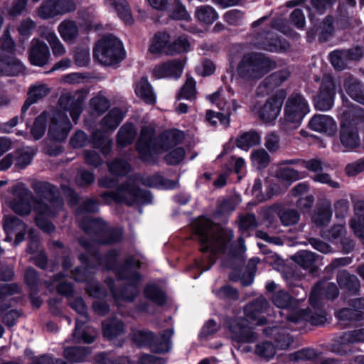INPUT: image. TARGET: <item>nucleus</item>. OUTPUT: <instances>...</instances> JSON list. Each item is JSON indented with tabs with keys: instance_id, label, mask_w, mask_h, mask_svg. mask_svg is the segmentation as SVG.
<instances>
[{
	"instance_id": "48",
	"label": "nucleus",
	"mask_w": 364,
	"mask_h": 364,
	"mask_svg": "<svg viewBox=\"0 0 364 364\" xmlns=\"http://www.w3.org/2000/svg\"><path fill=\"white\" fill-rule=\"evenodd\" d=\"M58 31L66 42H73L78 35V28L75 21L70 20L63 21L58 26Z\"/></svg>"
},
{
	"instance_id": "7",
	"label": "nucleus",
	"mask_w": 364,
	"mask_h": 364,
	"mask_svg": "<svg viewBox=\"0 0 364 364\" xmlns=\"http://www.w3.org/2000/svg\"><path fill=\"white\" fill-rule=\"evenodd\" d=\"M124 55L121 41L112 35L99 41L93 50L94 58L105 65L119 63L124 59Z\"/></svg>"
},
{
	"instance_id": "4",
	"label": "nucleus",
	"mask_w": 364,
	"mask_h": 364,
	"mask_svg": "<svg viewBox=\"0 0 364 364\" xmlns=\"http://www.w3.org/2000/svg\"><path fill=\"white\" fill-rule=\"evenodd\" d=\"M155 129L151 126L141 127L136 149L143 161L150 160L154 154L165 151L182 142L184 134L177 129L163 132L155 138Z\"/></svg>"
},
{
	"instance_id": "19",
	"label": "nucleus",
	"mask_w": 364,
	"mask_h": 364,
	"mask_svg": "<svg viewBox=\"0 0 364 364\" xmlns=\"http://www.w3.org/2000/svg\"><path fill=\"white\" fill-rule=\"evenodd\" d=\"M83 102L84 97L79 92L63 94L58 100V103L60 107L64 110L69 112L75 124H77L83 110Z\"/></svg>"
},
{
	"instance_id": "6",
	"label": "nucleus",
	"mask_w": 364,
	"mask_h": 364,
	"mask_svg": "<svg viewBox=\"0 0 364 364\" xmlns=\"http://www.w3.org/2000/svg\"><path fill=\"white\" fill-rule=\"evenodd\" d=\"M309 111V103L302 95L291 94L284 105V116L279 120V127L285 132L297 128Z\"/></svg>"
},
{
	"instance_id": "43",
	"label": "nucleus",
	"mask_w": 364,
	"mask_h": 364,
	"mask_svg": "<svg viewBox=\"0 0 364 364\" xmlns=\"http://www.w3.org/2000/svg\"><path fill=\"white\" fill-rule=\"evenodd\" d=\"M90 353V349L87 347H68L64 350V356L70 362L81 363L87 360Z\"/></svg>"
},
{
	"instance_id": "16",
	"label": "nucleus",
	"mask_w": 364,
	"mask_h": 364,
	"mask_svg": "<svg viewBox=\"0 0 364 364\" xmlns=\"http://www.w3.org/2000/svg\"><path fill=\"white\" fill-rule=\"evenodd\" d=\"M88 264L87 267H76L72 271L73 277L76 282L87 283L86 291L90 296L101 298L105 295V292L97 282L93 281L94 272Z\"/></svg>"
},
{
	"instance_id": "50",
	"label": "nucleus",
	"mask_w": 364,
	"mask_h": 364,
	"mask_svg": "<svg viewBox=\"0 0 364 364\" xmlns=\"http://www.w3.org/2000/svg\"><path fill=\"white\" fill-rule=\"evenodd\" d=\"M336 18L337 25L341 28L354 27L360 24L358 20L350 17L348 12L343 5L338 6Z\"/></svg>"
},
{
	"instance_id": "3",
	"label": "nucleus",
	"mask_w": 364,
	"mask_h": 364,
	"mask_svg": "<svg viewBox=\"0 0 364 364\" xmlns=\"http://www.w3.org/2000/svg\"><path fill=\"white\" fill-rule=\"evenodd\" d=\"M139 184L150 188L173 189L177 187L178 183L165 178L159 173L151 176L135 173L121 183L115 191L102 193L101 197L107 203L114 200L129 206L151 203L153 197L151 193L140 188Z\"/></svg>"
},
{
	"instance_id": "37",
	"label": "nucleus",
	"mask_w": 364,
	"mask_h": 364,
	"mask_svg": "<svg viewBox=\"0 0 364 364\" xmlns=\"http://www.w3.org/2000/svg\"><path fill=\"white\" fill-rule=\"evenodd\" d=\"M107 6H112L117 11L119 17L128 25L134 22L131 9L126 0H105Z\"/></svg>"
},
{
	"instance_id": "60",
	"label": "nucleus",
	"mask_w": 364,
	"mask_h": 364,
	"mask_svg": "<svg viewBox=\"0 0 364 364\" xmlns=\"http://www.w3.org/2000/svg\"><path fill=\"white\" fill-rule=\"evenodd\" d=\"M189 46L190 43L188 39L184 36H181L177 38L172 43L168 44L166 50V54L172 55L177 53L186 52L188 51Z\"/></svg>"
},
{
	"instance_id": "49",
	"label": "nucleus",
	"mask_w": 364,
	"mask_h": 364,
	"mask_svg": "<svg viewBox=\"0 0 364 364\" xmlns=\"http://www.w3.org/2000/svg\"><path fill=\"white\" fill-rule=\"evenodd\" d=\"M109 172L115 176H124L132 171V166L129 163L122 159L117 158L107 164Z\"/></svg>"
},
{
	"instance_id": "10",
	"label": "nucleus",
	"mask_w": 364,
	"mask_h": 364,
	"mask_svg": "<svg viewBox=\"0 0 364 364\" xmlns=\"http://www.w3.org/2000/svg\"><path fill=\"white\" fill-rule=\"evenodd\" d=\"M36 196H32L33 211L35 223L43 231H46V182L33 180L31 183Z\"/></svg>"
},
{
	"instance_id": "57",
	"label": "nucleus",
	"mask_w": 364,
	"mask_h": 364,
	"mask_svg": "<svg viewBox=\"0 0 364 364\" xmlns=\"http://www.w3.org/2000/svg\"><path fill=\"white\" fill-rule=\"evenodd\" d=\"M26 225L18 218L14 215H6L3 219V228L7 235L14 234L20 230H23Z\"/></svg>"
},
{
	"instance_id": "29",
	"label": "nucleus",
	"mask_w": 364,
	"mask_h": 364,
	"mask_svg": "<svg viewBox=\"0 0 364 364\" xmlns=\"http://www.w3.org/2000/svg\"><path fill=\"white\" fill-rule=\"evenodd\" d=\"M63 206V200L59 191L47 183V217L57 215Z\"/></svg>"
},
{
	"instance_id": "36",
	"label": "nucleus",
	"mask_w": 364,
	"mask_h": 364,
	"mask_svg": "<svg viewBox=\"0 0 364 364\" xmlns=\"http://www.w3.org/2000/svg\"><path fill=\"white\" fill-rule=\"evenodd\" d=\"M102 331L105 337L112 340L124 332V325L119 319L112 318L102 323Z\"/></svg>"
},
{
	"instance_id": "38",
	"label": "nucleus",
	"mask_w": 364,
	"mask_h": 364,
	"mask_svg": "<svg viewBox=\"0 0 364 364\" xmlns=\"http://www.w3.org/2000/svg\"><path fill=\"white\" fill-rule=\"evenodd\" d=\"M136 134V129L132 123L124 124L118 131L117 136V146L123 148L131 144Z\"/></svg>"
},
{
	"instance_id": "5",
	"label": "nucleus",
	"mask_w": 364,
	"mask_h": 364,
	"mask_svg": "<svg viewBox=\"0 0 364 364\" xmlns=\"http://www.w3.org/2000/svg\"><path fill=\"white\" fill-rule=\"evenodd\" d=\"M276 68V63L262 53L251 52L242 55L236 71L247 82L257 81Z\"/></svg>"
},
{
	"instance_id": "45",
	"label": "nucleus",
	"mask_w": 364,
	"mask_h": 364,
	"mask_svg": "<svg viewBox=\"0 0 364 364\" xmlns=\"http://www.w3.org/2000/svg\"><path fill=\"white\" fill-rule=\"evenodd\" d=\"M290 75L291 72L289 69L274 72L266 77L261 82L260 86L267 87L269 90H272L276 87L280 86L283 82L289 79Z\"/></svg>"
},
{
	"instance_id": "61",
	"label": "nucleus",
	"mask_w": 364,
	"mask_h": 364,
	"mask_svg": "<svg viewBox=\"0 0 364 364\" xmlns=\"http://www.w3.org/2000/svg\"><path fill=\"white\" fill-rule=\"evenodd\" d=\"M98 211L99 203L93 198H88L85 200L76 210L77 220L80 223L81 220L85 217L82 215L83 213H97Z\"/></svg>"
},
{
	"instance_id": "28",
	"label": "nucleus",
	"mask_w": 364,
	"mask_h": 364,
	"mask_svg": "<svg viewBox=\"0 0 364 364\" xmlns=\"http://www.w3.org/2000/svg\"><path fill=\"white\" fill-rule=\"evenodd\" d=\"M23 64L13 55H0V75H18L25 73Z\"/></svg>"
},
{
	"instance_id": "52",
	"label": "nucleus",
	"mask_w": 364,
	"mask_h": 364,
	"mask_svg": "<svg viewBox=\"0 0 364 364\" xmlns=\"http://www.w3.org/2000/svg\"><path fill=\"white\" fill-rule=\"evenodd\" d=\"M332 210L329 203L319 208L313 215L312 221L316 226H326L331 219Z\"/></svg>"
},
{
	"instance_id": "63",
	"label": "nucleus",
	"mask_w": 364,
	"mask_h": 364,
	"mask_svg": "<svg viewBox=\"0 0 364 364\" xmlns=\"http://www.w3.org/2000/svg\"><path fill=\"white\" fill-rule=\"evenodd\" d=\"M330 60L333 68L338 70L346 69L349 61L344 50H335L331 53Z\"/></svg>"
},
{
	"instance_id": "32",
	"label": "nucleus",
	"mask_w": 364,
	"mask_h": 364,
	"mask_svg": "<svg viewBox=\"0 0 364 364\" xmlns=\"http://www.w3.org/2000/svg\"><path fill=\"white\" fill-rule=\"evenodd\" d=\"M75 9V3L71 0H48L47 18L71 12Z\"/></svg>"
},
{
	"instance_id": "25",
	"label": "nucleus",
	"mask_w": 364,
	"mask_h": 364,
	"mask_svg": "<svg viewBox=\"0 0 364 364\" xmlns=\"http://www.w3.org/2000/svg\"><path fill=\"white\" fill-rule=\"evenodd\" d=\"M355 216L349 221L354 234L364 244V200H358L353 204Z\"/></svg>"
},
{
	"instance_id": "35",
	"label": "nucleus",
	"mask_w": 364,
	"mask_h": 364,
	"mask_svg": "<svg viewBox=\"0 0 364 364\" xmlns=\"http://www.w3.org/2000/svg\"><path fill=\"white\" fill-rule=\"evenodd\" d=\"M277 215L281 224L287 228L298 225L301 220L299 211L291 208L281 207L278 209Z\"/></svg>"
},
{
	"instance_id": "31",
	"label": "nucleus",
	"mask_w": 364,
	"mask_h": 364,
	"mask_svg": "<svg viewBox=\"0 0 364 364\" xmlns=\"http://www.w3.org/2000/svg\"><path fill=\"white\" fill-rule=\"evenodd\" d=\"M343 87L348 95L355 101L364 105V85L353 76L345 78Z\"/></svg>"
},
{
	"instance_id": "44",
	"label": "nucleus",
	"mask_w": 364,
	"mask_h": 364,
	"mask_svg": "<svg viewBox=\"0 0 364 364\" xmlns=\"http://www.w3.org/2000/svg\"><path fill=\"white\" fill-rule=\"evenodd\" d=\"M195 16L200 23L210 25L218 18V14L213 7L205 5L196 9Z\"/></svg>"
},
{
	"instance_id": "53",
	"label": "nucleus",
	"mask_w": 364,
	"mask_h": 364,
	"mask_svg": "<svg viewBox=\"0 0 364 364\" xmlns=\"http://www.w3.org/2000/svg\"><path fill=\"white\" fill-rule=\"evenodd\" d=\"M272 299L274 305L280 309L294 308L296 306V299L283 290L277 291Z\"/></svg>"
},
{
	"instance_id": "33",
	"label": "nucleus",
	"mask_w": 364,
	"mask_h": 364,
	"mask_svg": "<svg viewBox=\"0 0 364 364\" xmlns=\"http://www.w3.org/2000/svg\"><path fill=\"white\" fill-rule=\"evenodd\" d=\"M337 282L341 289L350 294H355L360 289V281L358 278L349 274L347 271H340L337 274Z\"/></svg>"
},
{
	"instance_id": "56",
	"label": "nucleus",
	"mask_w": 364,
	"mask_h": 364,
	"mask_svg": "<svg viewBox=\"0 0 364 364\" xmlns=\"http://www.w3.org/2000/svg\"><path fill=\"white\" fill-rule=\"evenodd\" d=\"M250 157L253 166L258 169L265 168L268 166L271 161L269 154L264 149L253 150Z\"/></svg>"
},
{
	"instance_id": "59",
	"label": "nucleus",
	"mask_w": 364,
	"mask_h": 364,
	"mask_svg": "<svg viewBox=\"0 0 364 364\" xmlns=\"http://www.w3.org/2000/svg\"><path fill=\"white\" fill-rule=\"evenodd\" d=\"M145 296L158 305H163L166 302V297L163 291L154 284L147 285L144 289Z\"/></svg>"
},
{
	"instance_id": "39",
	"label": "nucleus",
	"mask_w": 364,
	"mask_h": 364,
	"mask_svg": "<svg viewBox=\"0 0 364 364\" xmlns=\"http://www.w3.org/2000/svg\"><path fill=\"white\" fill-rule=\"evenodd\" d=\"M260 141V134L255 130H250L242 133L237 137L236 145L238 148L247 151L251 147L259 144Z\"/></svg>"
},
{
	"instance_id": "27",
	"label": "nucleus",
	"mask_w": 364,
	"mask_h": 364,
	"mask_svg": "<svg viewBox=\"0 0 364 364\" xmlns=\"http://www.w3.org/2000/svg\"><path fill=\"white\" fill-rule=\"evenodd\" d=\"M183 72V65L180 61L172 60L155 66L153 75L156 78H179Z\"/></svg>"
},
{
	"instance_id": "8",
	"label": "nucleus",
	"mask_w": 364,
	"mask_h": 364,
	"mask_svg": "<svg viewBox=\"0 0 364 364\" xmlns=\"http://www.w3.org/2000/svg\"><path fill=\"white\" fill-rule=\"evenodd\" d=\"M69 304L80 316L76 318L75 328L73 336L77 340H82L86 343H92L95 341V336L90 331L85 325L89 320L87 315V307L81 297H70L68 300Z\"/></svg>"
},
{
	"instance_id": "42",
	"label": "nucleus",
	"mask_w": 364,
	"mask_h": 364,
	"mask_svg": "<svg viewBox=\"0 0 364 364\" xmlns=\"http://www.w3.org/2000/svg\"><path fill=\"white\" fill-rule=\"evenodd\" d=\"M29 58L31 64L43 66L46 64V44L39 40H33Z\"/></svg>"
},
{
	"instance_id": "11",
	"label": "nucleus",
	"mask_w": 364,
	"mask_h": 364,
	"mask_svg": "<svg viewBox=\"0 0 364 364\" xmlns=\"http://www.w3.org/2000/svg\"><path fill=\"white\" fill-rule=\"evenodd\" d=\"M335 95L336 90L333 77L330 75H323L319 90L314 99L315 108L320 111L331 109L334 103Z\"/></svg>"
},
{
	"instance_id": "54",
	"label": "nucleus",
	"mask_w": 364,
	"mask_h": 364,
	"mask_svg": "<svg viewBox=\"0 0 364 364\" xmlns=\"http://www.w3.org/2000/svg\"><path fill=\"white\" fill-rule=\"evenodd\" d=\"M317 255L314 252L301 250L291 256V259L304 269L311 268L316 260Z\"/></svg>"
},
{
	"instance_id": "46",
	"label": "nucleus",
	"mask_w": 364,
	"mask_h": 364,
	"mask_svg": "<svg viewBox=\"0 0 364 364\" xmlns=\"http://www.w3.org/2000/svg\"><path fill=\"white\" fill-rule=\"evenodd\" d=\"M170 36L165 32H159L153 37L149 48V51L153 54L164 53L168 47Z\"/></svg>"
},
{
	"instance_id": "58",
	"label": "nucleus",
	"mask_w": 364,
	"mask_h": 364,
	"mask_svg": "<svg viewBox=\"0 0 364 364\" xmlns=\"http://www.w3.org/2000/svg\"><path fill=\"white\" fill-rule=\"evenodd\" d=\"M276 176L279 180L289 182L290 183L304 177V176L298 171L288 167L279 168L276 171Z\"/></svg>"
},
{
	"instance_id": "34",
	"label": "nucleus",
	"mask_w": 364,
	"mask_h": 364,
	"mask_svg": "<svg viewBox=\"0 0 364 364\" xmlns=\"http://www.w3.org/2000/svg\"><path fill=\"white\" fill-rule=\"evenodd\" d=\"M173 334L172 329H166L163 331L159 336H154V340L151 345V349L155 353H165L168 352L171 348V338Z\"/></svg>"
},
{
	"instance_id": "41",
	"label": "nucleus",
	"mask_w": 364,
	"mask_h": 364,
	"mask_svg": "<svg viewBox=\"0 0 364 364\" xmlns=\"http://www.w3.org/2000/svg\"><path fill=\"white\" fill-rule=\"evenodd\" d=\"M46 95V86L44 85H32L28 92V98L21 107V117L27 112L30 106L37 102L41 98Z\"/></svg>"
},
{
	"instance_id": "23",
	"label": "nucleus",
	"mask_w": 364,
	"mask_h": 364,
	"mask_svg": "<svg viewBox=\"0 0 364 364\" xmlns=\"http://www.w3.org/2000/svg\"><path fill=\"white\" fill-rule=\"evenodd\" d=\"M322 291L325 296L329 299H334L339 294L338 289L336 284L327 281L319 282L316 283L311 289L309 297L310 304L313 306L318 304V300L320 301Z\"/></svg>"
},
{
	"instance_id": "30",
	"label": "nucleus",
	"mask_w": 364,
	"mask_h": 364,
	"mask_svg": "<svg viewBox=\"0 0 364 364\" xmlns=\"http://www.w3.org/2000/svg\"><path fill=\"white\" fill-rule=\"evenodd\" d=\"M335 316L339 321L338 325L343 328H348L353 323L364 319L363 311L350 307L340 309Z\"/></svg>"
},
{
	"instance_id": "24",
	"label": "nucleus",
	"mask_w": 364,
	"mask_h": 364,
	"mask_svg": "<svg viewBox=\"0 0 364 364\" xmlns=\"http://www.w3.org/2000/svg\"><path fill=\"white\" fill-rule=\"evenodd\" d=\"M80 227L88 235L95 237L100 243L102 234L105 233L108 225L100 218L93 219L90 216H85L79 223Z\"/></svg>"
},
{
	"instance_id": "40",
	"label": "nucleus",
	"mask_w": 364,
	"mask_h": 364,
	"mask_svg": "<svg viewBox=\"0 0 364 364\" xmlns=\"http://www.w3.org/2000/svg\"><path fill=\"white\" fill-rule=\"evenodd\" d=\"M135 92L146 103L154 104L156 101L152 86L146 77H142L136 84Z\"/></svg>"
},
{
	"instance_id": "22",
	"label": "nucleus",
	"mask_w": 364,
	"mask_h": 364,
	"mask_svg": "<svg viewBox=\"0 0 364 364\" xmlns=\"http://www.w3.org/2000/svg\"><path fill=\"white\" fill-rule=\"evenodd\" d=\"M311 130L323 134L328 136H334L338 131L337 123L331 116L326 114H316L309 122Z\"/></svg>"
},
{
	"instance_id": "13",
	"label": "nucleus",
	"mask_w": 364,
	"mask_h": 364,
	"mask_svg": "<svg viewBox=\"0 0 364 364\" xmlns=\"http://www.w3.org/2000/svg\"><path fill=\"white\" fill-rule=\"evenodd\" d=\"M311 306L312 309H301L288 316L289 323L299 324L307 321L315 326L323 324L326 321V314L320 301L318 300L316 306H313L311 304Z\"/></svg>"
},
{
	"instance_id": "15",
	"label": "nucleus",
	"mask_w": 364,
	"mask_h": 364,
	"mask_svg": "<svg viewBox=\"0 0 364 364\" xmlns=\"http://www.w3.org/2000/svg\"><path fill=\"white\" fill-rule=\"evenodd\" d=\"M209 100L213 103L215 104L220 112H215L212 110H208L206 113V119L212 124L215 125L217 119L219 120L220 124L228 127L230 124V116L231 114L230 105L223 98H221L220 92L218 91L208 96Z\"/></svg>"
},
{
	"instance_id": "55",
	"label": "nucleus",
	"mask_w": 364,
	"mask_h": 364,
	"mask_svg": "<svg viewBox=\"0 0 364 364\" xmlns=\"http://www.w3.org/2000/svg\"><path fill=\"white\" fill-rule=\"evenodd\" d=\"M123 233L122 228L108 225L101 239H100V243L107 245L119 242L122 240Z\"/></svg>"
},
{
	"instance_id": "17",
	"label": "nucleus",
	"mask_w": 364,
	"mask_h": 364,
	"mask_svg": "<svg viewBox=\"0 0 364 364\" xmlns=\"http://www.w3.org/2000/svg\"><path fill=\"white\" fill-rule=\"evenodd\" d=\"M339 139L346 151H351L360 146V138L355 124L343 120L341 122Z\"/></svg>"
},
{
	"instance_id": "64",
	"label": "nucleus",
	"mask_w": 364,
	"mask_h": 364,
	"mask_svg": "<svg viewBox=\"0 0 364 364\" xmlns=\"http://www.w3.org/2000/svg\"><path fill=\"white\" fill-rule=\"evenodd\" d=\"M179 97L188 100H194L196 99V81L192 77L187 75L186 82L181 90Z\"/></svg>"
},
{
	"instance_id": "51",
	"label": "nucleus",
	"mask_w": 364,
	"mask_h": 364,
	"mask_svg": "<svg viewBox=\"0 0 364 364\" xmlns=\"http://www.w3.org/2000/svg\"><path fill=\"white\" fill-rule=\"evenodd\" d=\"M123 119V114L120 109L113 108L103 117L101 125L107 129H115Z\"/></svg>"
},
{
	"instance_id": "20",
	"label": "nucleus",
	"mask_w": 364,
	"mask_h": 364,
	"mask_svg": "<svg viewBox=\"0 0 364 364\" xmlns=\"http://www.w3.org/2000/svg\"><path fill=\"white\" fill-rule=\"evenodd\" d=\"M296 324L297 323H289L287 316L285 324H284L282 321L279 326H268L263 329V333L267 336L273 338L278 348L285 349L290 346L292 342V338L289 334L284 331V328L296 330V328L295 326Z\"/></svg>"
},
{
	"instance_id": "9",
	"label": "nucleus",
	"mask_w": 364,
	"mask_h": 364,
	"mask_svg": "<svg viewBox=\"0 0 364 364\" xmlns=\"http://www.w3.org/2000/svg\"><path fill=\"white\" fill-rule=\"evenodd\" d=\"M247 323L248 321L242 316L228 319L227 326L232 341L237 343H252L257 340L258 334Z\"/></svg>"
},
{
	"instance_id": "12",
	"label": "nucleus",
	"mask_w": 364,
	"mask_h": 364,
	"mask_svg": "<svg viewBox=\"0 0 364 364\" xmlns=\"http://www.w3.org/2000/svg\"><path fill=\"white\" fill-rule=\"evenodd\" d=\"M286 96L287 92L280 90L268 98L257 112L258 117L265 123L274 121L280 114Z\"/></svg>"
},
{
	"instance_id": "2",
	"label": "nucleus",
	"mask_w": 364,
	"mask_h": 364,
	"mask_svg": "<svg viewBox=\"0 0 364 364\" xmlns=\"http://www.w3.org/2000/svg\"><path fill=\"white\" fill-rule=\"evenodd\" d=\"M193 225L201 252H210L211 255H214L228 250L229 259L223 262V266L237 269L243 264L246 248L242 237L238 238L236 244L230 245L233 237L232 230L221 228L218 224L204 218L196 220ZM210 259L212 261L211 264L203 271L208 270L215 261L213 256H210Z\"/></svg>"
},
{
	"instance_id": "14",
	"label": "nucleus",
	"mask_w": 364,
	"mask_h": 364,
	"mask_svg": "<svg viewBox=\"0 0 364 364\" xmlns=\"http://www.w3.org/2000/svg\"><path fill=\"white\" fill-rule=\"evenodd\" d=\"M13 199L10 202L11 209L21 215H28L33 210L31 192L23 183H18L12 189Z\"/></svg>"
},
{
	"instance_id": "1",
	"label": "nucleus",
	"mask_w": 364,
	"mask_h": 364,
	"mask_svg": "<svg viewBox=\"0 0 364 364\" xmlns=\"http://www.w3.org/2000/svg\"><path fill=\"white\" fill-rule=\"evenodd\" d=\"M80 244L89 252L92 257L91 262L85 255L81 254L79 256V259L84 265L87 264L91 266V270L95 269L97 267H101L103 269H112L116 272L119 279L125 280L126 284L121 289L114 288V280L108 278L105 280L106 284L112 293L113 297L116 301L119 299L126 301H132L139 292V283L141 281V275L134 270L135 268L141 267V262L139 259L133 256H128L124 264L119 267H116L117 259L119 255L116 250L109 251L105 256L101 257L100 254L95 251L90 242L81 238L79 240Z\"/></svg>"
},
{
	"instance_id": "18",
	"label": "nucleus",
	"mask_w": 364,
	"mask_h": 364,
	"mask_svg": "<svg viewBox=\"0 0 364 364\" xmlns=\"http://www.w3.org/2000/svg\"><path fill=\"white\" fill-rule=\"evenodd\" d=\"M269 306L267 300L259 296L249 303L243 308L245 318L248 321H256L257 326H262L267 323V321L264 316H260L261 314L265 313Z\"/></svg>"
},
{
	"instance_id": "62",
	"label": "nucleus",
	"mask_w": 364,
	"mask_h": 364,
	"mask_svg": "<svg viewBox=\"0 0 364 364\" xmlns=\"http://www.w3.org/2000/svg\"><path fill=\"white\" fill-rule=\"evenodd\" d=\"M14 154V166L16 171L24 169L33 159V154L27 151H18Z\"/></svg>"
},
{
	"instance_id": "21",
	"label": "nucleus",
	"mask_w": 364,
	"mask_h": 364,
	"mask_svg": "<svg viewBox=\"0 0 364 364\" xmlns=\"http://www.w3.org/2000/svg\"><path fill=\"white\" fill-rule=\"evenodd\" d=\"M71 129V124L65 113L58 112L51 119L49 135L55 141L65 140Z\"/></svg>"
},
{
	"instance_id": "26",
	"label": "nucleus",
	"mask_w": 364,
	"mask_h": 364,
	"mask_svg": "<svg viewBox=\"0 0 364 364\" xmlns=\"http://www.w3.org/2000/svg\"><path fill=\"white\" fill-rule=\"evenodd\" d=\"M255 44L257 48L270 52H277L285 48V43L276 34L270 32L259 33L256 38Z\"/></svg>"
},
{
	"instance_id": "47",
	"label": "nucleus",
	"mask_w": 364,
	"mask_h": 364,
	"mask_svg": "<svg viewBox=\"0 0 364 364\" xmlns=\"http://www.w3.org/2000/svg\"><path fill=\"white\" fill-rule=\"evenodd\" d=\"M132 341L139 347H149L154 340V334L145 329H133L131 334Z\"/></svg>"
}]
</instances>
